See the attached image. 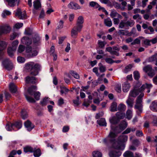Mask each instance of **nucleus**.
<instances>
[{
    "label": "nucleus",
    "mask_w": 157,
    "mask_h": 157,
    "mask_svg": "<svg viewBox=\"0 0 157 157\" xmlns=\"http://www.w3.org/2000/svg\"><path fill=\"white\" fill-rule=\"evenodd\" d=\"M40 66L37 63H35L33 62H31L25 64V69L30 71L29 75L25 78H35V76L37 75L40 70Z\"/></svg>",
    "instance_id": "obj_1"
},
{
    "label": "nucleus",
    "mask_w": 157,
    "mask_h": 157,
    "mask_svg": "<svg viewBox=\"0 0 157 157\" xmlns=\"http://www.w3.org/2000/svg\"><path fill=\"white\" fill-rule=\"evenodd\" d=\"M21 41L24 44L29 46L32 43V40L31 39L27 37H24L21 39ZM26 52L28 53L26 56L28 58H30L36 56L38 54L37 50L33 48L32 47L28 46L26 48Z\"/></svg>",
    "instance_id": "obj_2"
},
{
    "label": "nucleus",
    "mask_w": 157,
    "mask_h": 157,
    "mask_svg": "<svg viewBox=\"0 0 157 157\" xmlns=\"http://www.w3.org/2000/svg\"><path fill=\"white\" fill-rule=\"evenodd\" d=\"M128 137L126 135H121L118 137L117 141V145L113 144L112 147L113 148L116 149H121L123 151L125 147V143L128 140Z\"/></svg>",
    "instance_id": "obj_3"
},
{
    "label": "nucleus",
    "mask_w": 157,
    "mask_h": 157,
    "mask_svg": "<svg viewBox=\"0 0 157 157\" xmlns=\"http://www.w3.org/2000/svg\"><path fill=\"white\" fill-rule=\"evenodd\" d=\"M22 123L21 121L19 120L13 122V123L9 122L7 123L6 126V130L9 131H11L12 130L16 131L15 128L17 130L21 129L22 127Z\"/></svg>",
    "instance_id": "obj_4"
},
{
    "label": "nucleus",
    "mask_w": 157,
    "mask_h": 157,
    "mask_svg": "<svg viewBox=\"0 0 157 157\" xmlns=\"http://www.w3.org/2000/svg\"><path fill=\"white\" fill-rule=\"evenodd\" d=\"M117 136V133L113 131H110L107 138L104 139L103 142L105 144L111 143L115 144L116 142L115 138Z\"/></svg>",
    "instance_id": "obj_5"
},
{
    "label": "nucleus",
    "mask_w": 157,
    "mask_h": 157,
    "mask_svg": "<svg viewBox=\"0 0 157 157\" xmlns=\"http://www.w3.org/2000/svg\"><path fill=\"white\" fill-rule=\"evenodd\" d=\"M135 23L133 20H121L119 23L118 28L119 29H123L124 27L128 28L132 27Z\"/></svg>",
    "instance_id": "obj_6"
},
{
    "label": "nucleus",
    "mask_w": 157,
    "mask_h": 157,
    "mask_svg": "<svg viewBox=\"0 0 157 157\" xmlns=\"http://www.w3.org/2000/svg\"><path fill=\"white\" fill-rule=\"evenodd\" d=\"M2 64L4 67L8 70H11L13 67L12 62L9 59H4L2 62Z\"/></svg>",
    "instance_id": "obj_7"
},
{
    "label": "nucleus",
    "mask_w": 157,
    "mask_h": 157,
    "mask_svg": "<svg viewBox=\"0 0 157 157\" xmlns=\"http://www.w3.org/2000/svg\"><path fill=\"white\" fill-rule=\"evenodd\" d=\"M120 150L121 149H116L114 148L113 149L110 150L109 152V155L110 157H119L121 154L122 152Z\"/></svg>",
    "instance_id": "obj_8"
},
{
    "label": "nucleus",
    "mask_w": 157,
    "mask_h": 157,
    "mask_svg": "<svg viewBox=\"0 0 157 157\" xmlns=\"http://www.w3.org/2000/svg\"><path fill=\"white\" fill-rule=\"evenodd\" d=\"M7 46V44L6 42L0 40V60L3 58L4 54L3 50L6 48Z\"/></svg>",
    "instance_id": "obj_9"
},
{
    "label": "nucleus",
    "mask_w": 157,
    "mask_h": 157,
    "mask_svg": "<svg viewBox=\"0 0 157 157\" xmlns=\"http://www.w3.org/2000/svg\"><path fill=\"white\" fill-rule=\"evenodd\" d=\"M11 28L7 25L0 26V35L3 34H6L10 33Z\"/></svg>",
    "instance_id": "obj_10"
},
{
    "label": "nucleus",
    "mask_w": 157,
    "mask_h": 157,
    "mask_svg": "<svg viewBox=\"0 0 157 157\" xmlns=\"http://www.w3.org/2000/svg\"><path fill=\"white\" fill-rule=\"evenodd\" d=\"M82 29H79L78 27L74 26L72 29L71 32V36L73 38H76L78 36V33L80 32Z\"/></svg>",
    "instance_id": "obj_11"
},
{
    "label": "nucleus",
    "mask_w": 157,
    "mask_h": 157,
    "mask_svg": "<svg viewBox=\"0 0 157 157\" xmlns=\"http://www.w3.org/2000/svg\"><path fill=\"white\" fill-rule=\"evenodd\" d=\"M24 126L28 131H31L35 127V125L29 120H27L24 122Z\"/></svg>",
    "instance_id": "obj_12"
},
{
    "label": "nucleus",
    "mask_w": 157,
    "mask_h": 157,
    "mask_svg": "<svg viewBox=\"0 0 157 157\" xmlns=\"http://www.w3.org/2000/svg\"><path fill=\"white\" fill-rule=\"evenodd\" d=\"M15 15L17 16L20 19H24L25 18L26 13L25 12H22L21 10L19 8L16 10Z\"/></svg>",
    "instance_id": "obj_13"
},
{
    "label": "nucleus",
    "mask_w": 157,
    "mask_h": 157,
    "mask_svg": "<svg viewBox=\"0 0 157 157\" xmlns=\"http://www.w3.org/2000/svg\"><path fill=\"white\" fill-rule=\"evenodd\" d=\"M152 87V85L151 84L146 83L140 87V90L142 92L145 89H147V92L149 93L150 92V89Z\"/></svg>",
    "instance_id": "obj_14"
},
{
    "label": "nucleus",
    "mask_w": 157,
    "mask_h": 157,
    "mask_svg": "<svg viewBox=\"0 0 157 157\" xmlns=\"http://www.w3.org/2000/svg\"><path fill=\"white\" fill-rule=\"evenodd\" d=\"M84 22L83 17L82 16H80L78 17L76 25V26L78 27L79 29H82L83 27V24Z\"/></svg>",
    "instance_id": "obj_15"
},
{
    "label": "nucleus",
    "mask_w": 157,
    "mask_h": 157,
    "mask_svg": "<svg viewBox=\"0 0 157 157\" xmlns=\"http://www.w3.org/2000/svg\"><path fill=\"white\" fill-rule=\"evenodd\" d=\"M142 91L140 90V88L137 89L134 88L133 90L130 91L129 95L132 97H136Z\"/></svg>",
    "instance_id": "obj_16"
},
{
    "label": "nucleus",
    "mask_w": 157,
    "mask_h": 157,
    "mask_svg": "<svg viewBox=\"0 0 157 157\" xmlns=\"http://www.w3.org/2000/svg\"><path fill=\"white\" fill-rule=\"evenodd\" d=\"M68 7L71 9L78 10L81 8L80 6L78 4L73 2H70L68 5Z\"/></svg>",
    "instance_id": "obj_17"
},
{
    "label": "nucleus",
    "mask_w": 157,
    "mask_h": 157,
    "mask_svg": "<svg viewBox=\"0 0 157 157\" xmlns=\"http://www.w3.org/2000/svg\"><path fill=\"white\" fill-rule=\"evenodd\" d=\"M110 15L111 17L112 18H114L116 17H117L121 19L122 18L121 15L117 13L116 11L114 9L111 10Z\"/></svg>",
    "instance_id": "obj_18"
},
{
    "label": "nucleus",
    "mask_w": 157,
    "mask_h": 157,
    "mask_svg": "<svg viewBox=\"0 0 157 157\" xmlns=\"http://www.w3.org/2000/svg\"><path fill=\"white\" fill-rule=\"evenodd\" d=\"M9 90L11 93H15L17 91V87L13 83H10L9 85Z\"/></svg>",
    "instance_id": "obj_19"
},
{
    "label": "nucleus",
    "mask_w": 157,
    "mask_h": 157,
    "mask_svg": "<svg viewBox=\"0 0 157 157\" xmlns=\"http://www.w3.org/2000/svg\"><path fill=\"white\" fill-rule=\"evenodd\" d=\"M36 90L37 86H36L32 85L28 88L27 91L29 95L33 96L35 92V90Z\"/></svg>",
    "instance_id": "obj_20"
},
{
    "label": "nucleus",
    "mask_w": 157,
    "mask_h": 157,
    "mask_svg": "<svg viewBox=\"0 0 157 157\" xmlns=\"http://www.w3.org/2000/svg\"><path fill=\"white\" fill-rule=\"evenodd\" d=\"M33 42L35 45H39L40 42V38L37 34H36L33 38Z\"/></svg>",
    "instance_id": "obj_21"
},
{
    "label": "nucleus",
    "mask_w": 157,
    "mask_h": 157,
    "mask_svg": "<svg viewBox=\"0 0 157 157\" xmlns=\"http://www.w3.org/2000/svg\"><path fill=\"white\" fill-rule=\"evenodd\" d=\"M33 155L35 157H39L41 154V152L40 149L38 148L36 149V148L34 147L33 148Z\"/></svg>",
    "instance_id": "obj_22"
},
{
    "label": "nucleus",
    "mask_w": 157,
    "mask_h": 157,
    "mask_svg": "<svg viewBox=\"0 0 157 157\" xmlns=\"http://www.w3.org/2000/svg\"><path fill=\"white\" fill-rule=\"evenodd\" d=\"M123 90L124 92H127L129 90L130 87L129 83L126 82L124 83L122 86Z\"/></svg>",
    "instance_id": "obj_23"
},
{
    "label": "nucleus",
    "mask_w": 157,
    "mask_h": 157,
    "mask_svg": "<svg viewBox=\"0 0 157 157\" xmlns=\"http://www.w3.org/2000/svg\"><path fill=\"white\" fill-rule=\"evenodd\" d=\"M33 6L34 9L38 10L41 8V4L40 0H36L33 2Z\"/></svg>",
    "instance_id": "obj_24"
},
{
    "label": "nucleus",
    "mask_w": 157,
    "mask_h": 157,
    "mask_svg": "<svg viewBox=\"0 0 157 157\" xmlns=\"http://www.w3.org/2000/svg\"><path fill=\"white\" fill-rule=\"evenodd\" d=\"M97 122L100 126H106L107 123L105 119L104 118H101L99 120L97 121Z\"/></svg>",
    "instance_id": "obj_25"
},
{
    "label": "nucleus",
    "mask_w": 157,
    "mask_h": 157,
    "mask_svg": "<svg viewBox=\"0 0 157 157\" xmlns=\"http://www.w3.org/2000/svg\"><path fill=\"white\" fill-rule=\"evenodd\" d=\"M111 128L113 132L116 133L117 134L121 132L119 126H115V125H111Z\"/></svg>",
    "instance_id": "obj_26"
},
{
    "label": "nucleus",
    "mask_w": 157,
    "mask_h": 157,
    "mask_svg": "<svg viewBox=\"0 0 157 157\" xmlns=\"http://www.w3.org/2000/svg\"><path fill=\"white\" fill-rule=\"evenodd\" d=\"M150 109L154 112H157V102L155 101H152L150 106Z\"/></svg>",
    "instance_id": "obj_27"
},
{
    "label": "nucleus",
    "mask_w": 157,
    "mask_h": 157,
    "mask_svg": "<svg viewBox=\"0 0 157 157\" xmlns=\"http://www.w3.org/2000/svg\"><path fill=\"white\" fill-rule=\"evenodd\" d=\"M104 24L105 26L108 27H110L112 25V21L109 17H108L104 19Z\"/></svg>",
    "instance_id": "obj_28"
},
{
    "label": "nucleus",
    "mask_w": 157,
    "mask_h": 157,
    "mask_svg": "<svg viewBox=\"0 0 157 157\" xmlns=\"http://www.w3.org/2000/svg\"><path fill=\"white\" fill-rule=\"evenodd\" d=\"M117 103L116 102H113L110 106V111L112 112H114L117 111Z\"/></svg>",
    "instance_id": "obj_29"
},
{
    "label": "nucleus",
    "mask_w": 157,
    "mask_h": 157,
    "mask_svg": "<svg viewBox=\"0 0 157 157\" xmlns=\"http://www.w3.org/2000/svg\"><path fill=\"white\" fill-rule=\"evenodd\" d=\"M155 61L156 63L155 64L157 66V54H155L151 56L148 59V62H152Z\"/></svg>",
    "instance_id": "obj_30"
},
{
    "label": "nucleus",
    "mask_w": 157,
    "mask_h": 157,
    "mask_svg": "<svg viewBox=\"0 0 157 157\" xmlns=\"http://www.w3.org/2000/svg\"><path fill=\"white\" fill-rule=\"evenodd\" d=\"M33 148L30 146H26L24 148V151L25 153H27L28 152L33 153Z\"/></svg>",
    "instance_id": "obj_31"
},
{
    "label": "nucleus",
    "mask_w": 157,
    "mask_h": 157,
    "mask_svg": "<svg viewBox=\"0 0 157 157\" xmlns=\"http://www.w3.org/2000/svg\"><path fill=\"white\" fill-rule=\"evenodd\" d=\"M136 80L135 82L134 86V89H137L140 88V87L142 85V82L140 81L139 80V79H135Z\"/></svg>",
    "instance_id": "obj_32"
},
{
    "label": "nucleus",
    "mask_w": 157,
    "mask_h": 157,
    "mask_svg": "<svg viewBox=\"0 0 157 157\" xmlns=\"http://www.w3.org/2000/svg\"><path fill=\"white\" fill-rule=\"evenodd\" d=\"M124 157H134L133 153L130 151H126L123 155Z\"/></svg>",
    "instance_id": "obj_33"
},
{
    "label": "nucleus",
    "mask_w": 157,
    "mask_h": 157,
    "mask_svg": "<svg viewBox=\"0 0 157 157\" xmlns=\"http://www.w3.org/2000/svg\"><path fill=\"white\" fill-rule=\"evenodd\" d=\"M134 108L135 109L138 110L136 111L137 114L139 115L142 111V107L141 105L139 104H136L135 105Z\"/></svg>",
    "instance_id": "obj_34"
},
{
    "label": "nucleus",
    "mask_w": 157,
    "mask_h": 157,
    "mask_svg": "<svg viewBox=\"0 0 157 157\" xmlns=\"http://www.w3.org/2000/svg\"><path fill=\"white\" fill-rule=\"evenodd\" d=\"M25 97L29 103H34L36 102V101L32 97L28 96L27 94H25Z\"/></svg>",
    "instance_id": "obj_35"
},
{
    "label": "nucleus",
    "mask_w": 157,
    "mask_h": 157,
    "mask_svg": "<svg viewBox=\"0 0 157 157\" xmlns=\"http://www.w3.org/2000/svg\"><path fill=\"white\" fill-rule=\"evenodd\" d=\"M126 106L125 105L122 104H120L118 106L117 110L120 112H123L125 110Z\"/></svg>",
    "instance_id": "obj_36"
},
{
    "label": "nucleus",
    "mask_w": 157,
    "mask_h": 157,
    "mask_svg": "<svg viewBox=\"0 0 157 157\" xmlns=\"http://www.w3.org/2000/svg\"><path fill=\"white\" fill-rule=\"evenodd\" d=\"M152 69V67L150 65L146 66L143 69V71L147 73L150 71H151Z\"/></svg>",
    "instance_id": "obj_37"
},
{
    "label": "nucleus",
    "mask_w": 157,
    "mask_h": 157,
    "mask_svg": "<svg viewBox=\"0 0 157 157\" xmlns=\"http://www.w3.org/2000/svg\"><path fill=\"white\" fill-rule=\"evenodd\" d=\"M118 33L120 35H122L130 36V35H129L128 31L126 30L120 29L118 31Z\"/></svg>",
    "instance_id": "obj_38"
},
{
    "label": "nucleus",
    "mask_w": 157,
    "mask_h": 157,
    "mask_svg": "<svg viewBox=\"0 0 157 157\" xmlns=\"http://www.w3.org/2000/svg\"><path fill=\"white\" fill-rule=\"evenodd\" d=\"M8 3L9 6L11 7H13L15 6L16 2H17L18 0H6Z\"/></svg>",
    "instance_id": "obj_39"
},
{
    "label": "nucleus",
    "mask_w": 157,
    "mask_h": 157,
    "mask_svg": "<svg viewBox=\"0 0 157 157\" xmlns=\"http://www.w3.org/2000/svg\"><path fill=\"white\" fill-rule=\"evenodd\" d=\"M16 50H13L11 47H9L8 48L7 52L8 55L10 57H12L13 55V52Z\"/></svg>",
    "instance_id": "obj_40"
},
{
    "label": "nucleus",
    "mask_w": 157,
    "mask_h": 157,
    "mask_svg": "<svg viewBox=\"0 0 157 157\" xmlns=\"http://www.w3.org/2000/svg\"><path fill=\"white\" fill-rule=\"evenodd\" d=\"M37 79H25V82L27 84H35Z\"/></svg>",
    "instance_id": "obj_41"
},
{
    "label": "nucleus",
    "mask_w": 157,
    "mask_h": 157,
    "mask_svg": "<svg viewBox=\"0 0 157 157\" xmlns=\"http://www.w3.org/2000/svg\"><path fill=\"white\" fill-rule=\"evenodd\" d=\"M18 44V40H15L12 42L11 46L10 47L13 48V50H16Z\"/></svg>",
    "instance_id": "obj_42"
},
{
    "label": "nucleus",
    "mask_w": 157,
    "mask_h": 157,
    "mask_svg": "<svg viewBox=\"0 0 157 157\" xmlns=\"http://www.w3.org/2000/svg\"><path fill=\"white\" fill-rule=\"evenodd\" d=\"M110 122L112 124L114 125V124H117L119 122V119L117 118L113 117L110 120Z\"/></svg>",
    "instance_id": "obj_43"
},
{
    "label": "nucleus",
    "mask_w": 157,
    "mask_h": 157,
    "mask_svg": "<svg viewBox=\"0 0 157 157\" xmlns=\"http://www.w3.org/2000/svg\"><path fill=\"white\" fill-rule=\"evenodd\" d=\"M106 44V43L105 41H102L100 40H98V46L100 48H104Z\"/></svg>",
    "instance_id": "obj_44"
},
{
    "label": "nucleus",
    "mask_w": 157,
    "mask_h": 157,
    "mask_svg": "<svg viewBox=\"0 0 157 157\" xmlns=\"http://www.w3.org/2000/svg\"><path fill=\"white\" fill-rule=\"evenodd\" d=\"M102 154L98 151H94L93 152V157H101Z\"/></svg>",
    "instance_id": "obj_45"
},
{
    "label": "nucleus",
    "mask_w": 157,
    "mask_h": 157,
    "mask_svg": "<svg viewBox=\"0 0 157 157\" xmlns=\"http://www.w3.org/2000/svg\"><path fill=\"white\" fill-rule=\"evenodd\" d=\"M132 65L131 64H129L126 66L125 69L124 70V72L125 73H127L130 71L132 67Z\"/></svg>",
    "instance_id": "obj_46"
},
{
    "label": "nucleus",
    "mask_w": 157,
    "mask_h": 157,
    "mask_svg": "<svg viewBox=\"0 0 157 157\" xmlns=\"http://www.w3.org/2000/svg\"><path fill=\"white\" fill-rule=\"evenodd\" d=\"M127 123L126 122L124 124H121L119 125V127L121 132L124 130L127 127Z\"/></svg>",
    "instance_id": "obj_47"
},
{
    "label": "nucleus",
    "mask_w": 157,
    "mask_h": 157,
    "mask_svg": "<svg viewBox=\"0 0 157 157\" xmlns=\"http://www.w3.org/2000/svg\"><path fill=\"white\" fill-rule=\"evenodd\" d=\"M40 93L39 91H36L35 92L33 95L35 99L38 101L40 99Z\"/></svg>",
    "instance_id": "obj_48"
},
{
    "label": "nucleus",
    "mask_w": 157,
    "mask_h": 157,
    "mask_svg": "<svg viewBox=\"0 0 157 157\" xmlns=\"http://www.w3.org/2000/svg\"><path fill=\"white\" fill-rule=\"evenodd\" d=\"M102 79H97V80L94 81L92 82V85L93 87H95L98 83H100Z\"/></svg>",
    "instance_id": "obj_49"
},
{
    "label": "nucleus",
    "mask_w": 157,
    "mask_h": 157,
    "mask_svg": "<svg viewBox=\"0 0 157 157\" xmlns=\"http://www.w3.org/2000/svg\"><path fill=\"white\" fill-rule=\"evenodd\" d=\"M70 73L75 78H79V76L78 74L74 71H71L70 72Z\"/></svg>",
    "instance_id": "obj_50"
},
{
    "label": "nucleus",
    "mask_w": 157,
    "mask_h": 157,
    "mask_svg": "<svg viewBox=\"0 0 157 157\" xmlns=\"http://www.w3.org/2000/svg\"><path fill=\"white\" fill-rule=\"evenodd\" d=\"M4 94L6 101L9 100L11 97V96L10 94L6 91H5L4 92Z\"/></svg>",
    "instance_id": "obj_51"
},
{
    "label": "nucleus",
    "mask_w": 157,
    "mask_h": 157,
    "mask_svg": "<svg viewBox=\"0 0 157 157\" xmlns=\"http://www.w3.org/2000/svg\"><path fill=\"white\" fill-rule=\"evenodd\" d=\"M18 36V34L17 33L14 32L10 35V39L11 40H13Z\"/></svg>",
    "instance_id": "obj_52"
},
{
    "label": "nucleus",
    "mask_w": 157,
    "mask_h": 157,
    "mask_svg": "<svg viewBox=\"0 0 157 157\" xmlns=\"http://www.w3.org/2000/svg\"><path fill=\"white\" fill-rule=\"evenodd\" d=\"M48 98L45 97L43 99L42 101H40V104L42 106H44L47 105Z\"/></svg>",
    "instance_id": "obj_53"
},
{
    "label": "nucleus",
    "mask_w": 157,
    "mask_h": 157,
    "mask_svg": "<svg viewBox=\"0 0 157 157\" xmlns=\"http://www.w3.org/2000/svg\"><path fill=\"white\" fill-rule=\"evenodd\" d=\"M150 42V40L147 39H146L143 40L144 44L145 47L150 46L151 45Z\"/></svg>",
    "instance_id": "obj_54"
},
{
    "label": "nucleus",
    "mask_w": 157,
    "mask_h": 157,
    "mask_svg": "<svg viewBox=\"0 0 157 157\" xmlns=\"http://www.w3.org/2000/svg\"><path fill=\"white\" fill-rule=\"evenodd\" d=\"M121 112H118L116 113V116L117 117V118L120 119H122L123 118V113Z\"/></svg>",
    "instance_id": "obj_55"
},
{
    "label": "nucleus",
    "mask_w": 157,
    "mask_h": 157,
    "mask_svg": "<svg viewBox=\"0 0 157 157\" xmlns=\"http://www.w3.org/2000/svg\"><path fill=\"white\" fill-rule=\"evenodd\" d=\"M132 111L128 109L127 110L126 113V115L127 118L128 119L130 120L132 118Z\"/></svg>",
    "instance_id": "obj_56"
},
{
    "label": "nucleus",
    "mask_w": 157,
    "mask_h": 157,
    "mask_svg": "<svg viewBox=\"0 0 157 157\" xmlns=\"http://www.w3.org/2000/svg\"><path fill=\"white\" fill-rule=\"evenodd\" d=\"M105 62L108 63L112 64L114 63V60L111 58L107 57L105 58Z\"/></svg>",
    "instance_id": "obj_57"
},
{
    "label": "nucleus",
    "mask_w": 157,
    "mask_h": 157,
    "mask_svg": "<svg viewBox=\"0 0 157 157\" xmlns=\"http://www.w3.org/2000/svg\"><path fill=\"white\" fill-rule=\"evenodd\" d=\"M90 5L91 7L96 6V8H98L100 5L97 2L92 1L90 2Z\"/></svg>",
    "instance_id": "obj_58"
},
{
    "label": "nucleus",
    "mask_w": 157,
    "mask_h": 157,
    "mask_svg": "<svg viewBox=\"0 0 157 157\" xmlns=\"http://www.w3.org/2000/svg\"><path fill=\"white\" fill-rule=\"evenodd\" d=\"M136 136L138 137H141L144 136L142 131L140 130H137L136 131Z\"/></svg>",
    "instance_id": "obj_59"
},
{
    "label": "nucleus",
    "mask_w": 157,
    "mask_h": 157,
    "mask_svg": "<svg viewBox=\"0 0 157 157\" xmlns=\"http://www.w3.org/2000/svg\"><path fill=\"white\" fill-rule=\"evenodd\" d=\"M25 49V47L24 46L20 45H19L18 48V52L19 53H21L23 52Z\"/></svg>",
    "instance_id": "obj_60"
},
{
    "label": "nucleus",
    "mask_w": 157,
    "mask_h": 157,
    "mask_svg": "<svg viewBox=\"0 0 157 157\" xmlns=\"http://www.w3.org/2000/svg\"><path fill=\"white\" fill-rule=\"evenodd\" d=\"M27 114L26 112L24 111L23 110L21 111V117L23 119L25 120L26 118L27 117Z\"/></svg>",
    "instance_id": "obj_61"
},
{
    "label": "nucleus",
    "mask_w": 157,
    "mask_h": 157,
    "mask_svg": "<svg viewBox=\"0 0 157 157\" xmlns=\"http://www.w3.org/2000/svg\"><path fill=\"white\" fill-rule=\"evenodd\" d=\"M140 40L138 38H136L135 39L133 42L131 43L132 45H134L136 44H140Z\"/></svg>",
    "instance_id": "obj_62"
},
{
    "label": "nucleus",
    "mask_w": 157,
    "mask_h": 157,
    "mask_svg": "<svg viewBox=\"0 0 157 157\" xmlns=\"http://www.w3.org/2000/svg\"><path fill=\"white\" fill-rule=\"evenodd\" d=\"M11 14V12L7 10H4L3 11V13L2 14V16L3 18H5L6 16L5 14L7 15H10Z\"/></svg>",
    "instance_id": "obj_63"
},
{
    "label": "nucleus",
    "mask_w": 157,
    "mask_h": 157,
    "mask_svg": "<svg viewBox=\"0 0 157 157\" xmlns=\"http://www.w3.org/2000/svg\"><path fill=\"white\" fill-rule=\"evenodd\" d=\"M147 74L150 78H151L154 76L155 74L154 70L152 69V70H151V71H150L147 73Z\"/></svg>",
    "instance_id": "obj_64"
}]
</instances>
